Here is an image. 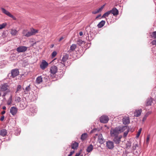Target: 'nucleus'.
Masks as SVG:
<instances>
[{"mask_svg": "<svg viewBox=\"0 0 156 156\" xmlns=\"http://www.w3.org/2000/svg\"><path fill=\"white\" fill-rule=\"evenodd\" d=\"M120 133L119 130L117 127H116L114 129H112L110 131V135L112 137H115L119 136V134Z\"/></svg>", "mask_w": 156, "mask_h": 156, "instance_id": "1", "label": "nucleus"}, {"mask_svg": "<svg viewBox=\"0 0 156 156\" xmlns=\"http://www.w3.org/2000/svg\"><path fill=\"white\" fill-rule=\"evenodd\" d=\"M1 9L3 13L12 18L13 20H16V18L14 16L12 15L9 12L6 10L4 8H1Z\"/></svg>", "mask_w": 156, "mask_h": 156, "instance_id": "2", "label": "nucleus"}, {"mask_svg": "<svg viewBox=\"0 0 156 156\" xmlns=\"http://www.w3.org/2000/svg\"><path fill=\"white\" fill-rule=\"evenodd\" d=\"M38 32V30H36L34 28H31L30 29V31H28L27 34L26 35V37H29L31 36L35 35Z\"/></svg>", "mask_w": 156, "mask_h": 156, "instance_id": "3", "label": "nucleus"}, {"mask_svg": "<svg viewBox=\"0 0 156 156\" xmlns=\"http://www.w3.org/2000/svg\"><path fill=\"white\" fill-rule=\"evenodd\" d=\"M109 120V118L108 116L103 115L100 118V122L103 123H106L108 122Z\"/></svg>", "mask_w": 156, "mask_h": 156, "instance_id": "4", "label": "nucleus"}, {"mask_svg": "<svg viewBox=\"0 0 156 156\" xmlns=\"http://www.w3.org/2000/svg\"><path fill=\"white\" fill-rule=\"evenodd\" d=\"M9 88V86L7 83H5L2 85L1 89L2 91H5L7 90V92H10Z\"/></svg>", "mask_w": 156, "mask_h": 156, "instance_id": "5", "label": "nucleus"}, {"mask_svg": "<svg viewBox=\"0 0 156 156\" xmlns=\"http://www.w3.org/2000/svg\"><path fill=\"white\" fill-rule=\"evenodd\" d=\"M106 147L109 149H112L114 147V142L110 140H108L106 143Z\"/></svg>", "mask_w": 156, "mask_h": 156, "instance_id": "6", "label": "nucleus"}, {"mask_svg": "<svg viewBox=\"0 0 156 156\" xmlns=\"http://www.w3.org/2000/svg\"><path fill=\"white\" fill-rule=\"evenodd\" d=\"M122 136L121 135H119V136L114 137L113 139V141L117 145H119L121 142V139L122 138Z\"/></svg>", "mask_w": 156, "mask_h": 156, "instance_id": "7", "label": "nucleus"}, {"mask_svg": "<svg viewBox=\"0 0 156 156\" xmlns=\"http://www.w3.org/2000/svg\"><path fill=\"white\" fill-rule=\"evenodd\" d=\"M58 68L55 66H53L51 67L50 72L52 74H55L57 72Z\"/></svg>", "mask_w": 156, "mask_h": 156, "instance_id": "8", "label": "nucleus"}, {"mask_svg": "<svg viewBox=\"0 0 156 156\" xmlns=\"http://www.w3.org/2000/svg\"><path fill=\"white\" fill-rule=\"evenodd\" d=\"M27 49V48L24 46H20L16 49V51L19 52H24Z\"/></svg>", "mask_w": 156, "mask_h": 156, "instance_id": "9", "label": "nucleus"}, {"mask_svg": "<svg viewBox=\"0 0 156 156\" xmlns=\"http://www.w3.org/2000/svg\"><path fill=\"white\" fill-rule=\"evenodd\" d=\"M10 111V112L12 115H14L17 113L18 111V109L16 107H12L11 108Z\"/></svg>", "mask_w": 156, "mask_h": 156, "instance_id": "10", "label": "nucleus"}, {"mask_svg": "<svg viewBox=\"0 0 156 156\" xmlns=\"http://www.w3.org/2000/svg\"><path fill=\"white\" fill-rule=\"evenodd\" d=\"M141 109H136L134 112V116L136 117H138L140 116L142 112Z\"/></svg>", "mask_w": 156, "mask_h": 156, "instance_id": "11", "label": "nucleus"}, {"mask_svg": "<svg viewBox=\"0 0 156 156\" xmlns=\"http://www.w3.org/2000/svg\"><path fill=\"white\" fill-rule=\"evenodd\" d=\"M48 65V63L45 60H44L41 64L40 66L42 69L44 70L47 67Z\"/></svg>", "mask_w": 156, "mask_h": 156, "instance_id": "12", "label": "nucleus"}, {"mask_svg": "<svg viewBox=\"0 0 156 156\" xmlns=\"http://www.w3.org/2000/svg\"><path fill=\"white\" fill-rule=\"evenodd\" d=\"M98 141L101 144H103L105 142L104 139L101 134L99 135L98 137Z\"/></svg>", "mask_w": 156, "mask_h": 156, "instance_id": "13", "label": "nucleus"}, {"mask_svg": "<svg viewBox=\"0 0 156 156\" xmlns=\"http://www.w3.org/2000/svg\"><path fill=\"white\" fill-rule=\"evenodd\" d=\"M19 73L18 70L17 69H14L12 70L11 72L12 76L13 77L17 76Z\"/></svg>", "mask_w": 156, "mask_h": 156, "instance_id": "14", "label": "nucleus"}, {"mask_svg": "<svg viewBox=\"0 0 156 156\" xmlns=\"http://www.w3.org/2000/svg\"><path fill=\"white\" fill-rule=\"evenodd\" d=\"M110 12L111 13H112L114 16H117L119 14V11L115 8H113Z\"/></svg>", "mask_w": 156, "mask_h": 156, "instance_id": "15", "label": "nucleus"}, {"mask_svg": "<svg viewBox=\"0 0 156 156\" xmlns=\"http://www.w3.org/2000/svg\"><path fill=\"white\" fill-rule=\"evenodd\" d=\"M69 58V55H64L62 58V62L61 63L64 66H65V63L66 61Z\"/></svg>", "mask_w": 156, "mask_h": 156, "instance_id": "16", "label": "nucleus"}, {"mask_svg": "<svg viewBox=\"0 0 156 156\" xmlns=\"http://www.w3.org/2000/svg\"><path fill=\"white\" fill-rule=\"evenodd\" d=\"M153 102L152 98H148L146 101L145 105L146 106H151Z\"/></svg>", "mask_w": 156, "mask_h": 156, "instance_id": "17", "label": "nucleus"}, {"mask_svg": "<svg viewBox=\"0 0 156 156\" xmlns=\"http://www.w3.org/2000/svg\"><path fill=\"white\" fill-rule=\"evenodd\" d=\"M117 128H118V129L119 130V131L120 133L123 132L125 130L126 131L127 129H129L126 126L117 127Z\"/></svg>", "mask_w": 156, "mask_h": 156, "instance_id": "18", "label": "nucleus"}, {"mask_svg": "<svg viewBox=\"0 0 156 156\" xmlns=\"http://www.w3.org/2000/svg\"><path fill=\"white\" fill-rule=\"evenodd\" d=\"M77 48L76 44H72L70 47L69 50L68 51V52L70 53L72 51H73Z\"/></svg>", "mask_w": 156, "mask_h": 156, "instance_id": "19", "label": "nucleus"}, {"mask_svg": "<svg viewBox=\"0 0 156 156\" xmlns=\"http://www.w3.org/2000/svg\"><path fill=\"white\" fill-rule=\"evenodd\" d=\"M122 120L123 123L125 125L128 124L129 123V117L124 118Z\"/></svg>", "mask_w": 156, "mask_h": 156, "instance_id": "20", "label": "nucleus"}, {"mask_svg": "<svg viewBox=\"0 0 156 156\" xmlns=\"http://www.w3.org/2000/svg\"><path fill=\"white\" fill-rule=\"evenodd\" d=\"M7 134L6 130L5 129H2L0 130V135L3 136H4L6 135Z\"/></svg>", "mask_w": 156, "mask_h": 156, "instance_id": "21", "label": "nucleus"}, {"mask_svg": "<svg viewBox=\"0 0 156 156\" xmlns=\"http://www.w3.org/2000/svg\"><path fill=\"white\" fill-rule=\"evenodd\" d=\"M17 32V31L14 29H11L10 31V34L14 36L16 35Z\"/></svg>", "mask_w": 156, "mask_h": 156, "instance_id": "22", "label": "nucleus"}, {"mask_svg": "<svg viewBox=\"0 0 156 156\" xmlns=\"http://www.w3.org/2000/svg\"><path fill=\"white\" fill-rule=\"evenodd\" d=\"M105 22L104 20H102L101 22H99L97 25L98 28H101L103 27L105 24Z\"/></svg>", "mask_w": 156, "mask_h": 156, "instance_id": "23", "label": "nucleus"}, {"mask_svg": "<svg viewBox=\"0 0 156 156\" xmlns=\"http://www.w3.org/2000/svg\"><path fill=\"white\" fill-rule=\"evenodd\" d=\"M88 135L87 133H84L81 136V139L82 141H83L85 140L87 137Z\"/></svg>", "mask_w": 156, "mask_h": 156, "instance_id": "24", "label": "nucleus"}, {"mask_svg": "<svg viewBox=\"0 0 156 156\" xmlns=\"http://www.w3.org/2000/svg\"><path fill=\"white\" fill-rule=\"evenodd\" d=\"M42 81V78L41 76H38L36 79V82L37 83L39 84Z\"/></svg>", "mask_w": 156, "mask_h": 156, "instance_id": "25", "label": "nucleus"}, {"mask_svg": "<svg viewBox=\"0 0 156 156\" xmlns=\"http://www.w3.org/2000/svg\"><path fill=\"white\" fill-rule=\"evenodd\" d=\"M78 143L75 142L73 144L71 145V147L72 148L75 149L77 148L78 147Z\"/></svg>", "mask_w": 156, "mask_h": 156, "instance_id": "26", "label": "nucleus"}, {"mask_svg": "<svg viewBox=\"0 0 156 156\" xmlns=\"http://www.w3.org/2000/svg\"><path fill=\"white\" fill-rule=\"evenodd\" d=\"M12 94H11L10 97L9 98V99L7 101V104L8 105H10L12 103Z\"/></svg>", "mask_w": 156, "mask_h": 156, "instance_id": "27", "label": "nucleus"}, {"mask_svg": "<svg viewBox=\"0 0 156 156\" xmlns=\"http://www.w3.org/2000/svg\"><path fill=\"white\" fill-rule=\"evenodd\" d=\"M93 149V146L91 144H90L87 147V151L88 152H90Z\"/></svg>", "mask_w": 156, "mask_h": 156, "instance_id": "28", "label": "nucleus"}, {"mask_svg": "<svg viewBox=\"0 0 156 156\" xmlns=\"http://www.w3.org/2000/svg\"><path fill=\"white\" fill-rule=\"evenodd\" d=\"M110 13L111 12L110 11L107 12L103 15L102 16V18H105L106 17H108Z\"/></svg>", "mask_w": 156, "mask_h": 156, "instance_id": "29", "label": "nucleus"}, {"mask_svg": "<svg viewBox=\"0 0 156 156\" xmlns=\"http://www.w3.org/2000/svg\"><path fill=\"white\" fill-rule=\"evenodd\" d=\"M21 90V86L20 85L17 86L16 93H17L19 91H20Z\"/></svg>", "mask_w": 156, "mask_h": 156, "instance_id": "30", "label": "nucleus"}, {"mask_svg": "<svg viewBox=\"0 0 156 156\" xmlns=\"http://www.w3.org/2000/svg\"><path fill=\"white\" fill-rule=\"evenodd\" d=\"M6 25L7 23H5L0 24V29H2L5 28Z\"/></svg>", "mask_w": 156, "mask_h": 156, "instance_id": "31", "label": "nucleus"}, {"mask_svg": "<svg viewBox=\"0 0 156 156\" xmlns=\"http://www.w3.org/2000/svg\"><path fill=\"white\" fill-rule=\"evenodd\" d=\"M77 44L80 46L81 44H83L84 43V41H82L81 39H79L77 40Z\"/></svg>", "mask_w": 156, "mask_h": 156, "instance_id": "32", "label": "nucleus"}, {"mask_svg": "<svg viewBox=\"0 0 156 156\" xmlns=\"http://www.w3.org/2000/svg\"><path fill=\"white\" fill-rule=\"evenodd\" d=\"M151 37L154 38H156V31L153 32L152 33V34L151 35Z\"/></svg>", "mask_w": 156, "mask_h": 156, "instance_id": "33", "label": "nucleus"}, {"mask_svg": "<svg viewBox=\"0 0 156 156\" xmlns=\"http://www.w3.org/2000/svg\"><path fill=\"white\" fill-rule=\"evenodd\" d=\"M28 30H24L22 33L23 36L26 37V35L27 34Z\"/></svg>", "mask_w": 156, "mask_h": 156, "instance_id": "34", "label": "nucleus"}, {"mask_svg": "<svg viewBox=\"0 0 156 156\" xmlns=\"http://www.w3.org/2000/svg\"><path fill=\"white\" fill-rule=\"evenodd\" d=\"M105 4L103 5V6H102L101 7H100V8L98 9H97L98 11V13L100 12H101L102 11L104 8V7L105 6Z\"/></svg>", "mask_w": 156, "mask_h": 156, "instance_id": "35", "label": "nucleus"}, {"mask_svg": "<svg viewBox=\"0 0 156 156\" xmlns=\"http://www.w3.org/2000/svg\"><path fill=\"white\" fill-rule=\"evenodd\" d=\"M141 130H142V128H140L139 129L138 131V133H137L136 135V136L137 138H138L139 137V136H140V134L141 131Z\"/></svg>", "mask_w": 156, "mask_h": 156, "instance_id": "36", "label": "nucleus"}, {"mask_svg": "<svg viewBox=\"0 0 156 156\" xmlns=\"http://www.w3.org/2000/svg\"><path fill=\"white\" fill-rule=\"evenodd\" d=\"M126 147L127 148H129L131 146V143L130 142L128 141L126 144Z\"/></svg>", "mask_w": 156, "mask_h": 156, "instance_id": "37", "label": "nucleus"}, {"mask_svg": "<svg viewBox=\"0 0 156 156\" xmlns=\"http://www.w3.org/2000/svg\"><path fill=\"white\" fill-rule=\"evenodd\" d=\"M129 132V129H127L126 131L124 133L123 136L124 137H126L128 134V133Z\"/></svg>", "mask_w": 156, "mask_h": 156, "instance_id": "38", "label": "nucleus"}, {"mask_svg": "<svg viewBox=\"0 0 156 156\" xmlns=\"http://www.w3.org/2000/svg\"><path fill=\"white\" fill-rule=\"evenodd\" d=\"M57 53L56 51H54L52 53V57H55L57 55Z\"/></svg>", "mask_w": 156, "mask_h": 156, "instance_id": "39", "label": "nucleus"}, {"mask_svg": "<svg viewBox=\"0 0 156 156\" xmlns=\"http://www.w3.org/2000/svg\"><path fill=\"white\" fill-rule=\"evenodd\" d=\"M150 138V135H148L146 139V142L148 144L149 143V140Z\"/></svg>", "mask_w": 156, "mask_h": 156, "instance_id": "40", "label": "nucleus"}, {"mask_svg": "<svg viewBox=\"0 0 156 156\" xmlns=\"http://www.w3.org/2000/svg\"><path fill=\"white\" fill-rule=\"evenodd\" d=\"M21 98L19 97H17L16 98V101H17L18 102H19L20 101H21Z\"/></svg>", "mask_w": 156, "mask_h": 156, "instance_id": "41", "label": "nucleus"}, {"mask_svg": "<svg viewBox=\"0 0 156 156\" xmlns=\"http://www.w3.org/2000/svg\"><path fill=\"white\" fill-rule=\"evenodd\" d=\"M152 112L151 111H149L147 112L145 115V116H146V117H147L150 114H151V113Z\"/></svg>", "mask_w": 156, "mask_h": 156, "instance_id": "42", "label": "nucleus"}, {"mask_svg": "<svg viewBox=\"0 0 156 156\" xmlns=\"http://www.w3.org/2000/svg\"><path fill=\"white\" fill-rule=\"evenodd\" d=\"M138 147V145L137 144H136L134 145L133 147V148L134 150H136V147Z\"/></svg>", "mask_w": 156, "mask_h": 156, "instance_id": "43", "label": "nucleus"}, {"mask_svg": "<svg viewBox=\"0 0 156 156\" xmlns=\"http://www.w3.org/2000/svg\"><path fill=\"white\" fill-rule=\"evenodd\" d=\"M30 89V85L28 86L25 89V90L27 91H29Z\"/></svg>", "mask_w": 156, "mask_h": 156, "instance_id": "44", "label": "nucleus"}, {"mask_svg": "<svg viewBox=\"0 0 156 156\" xmlns=\"http://www.w3.org/2000/svg\"><path fill=\"white\" fill-rule=\"evenodd\" d=\"M151 44L153 45H156V40H153L151 42Z\"/></svg>", "mask_w": 156, "mask_h": 156, "instance_id": "45", "label": "nucleus"}, {"mask_svg": "<svg viewBox=\"0 0 156 156\" xmlns=\"http://www.w3.org/2000/svg\"><path fill=\"white\" fill-rule=\"evenodd\" d=\"M74 152V151H71L70 154L68 155V156H71Z\"/></svg>", "mask_w": 156, "mask_h": 156, "instance_id": "46", "label": "nucleus"}, {"mask_svg": "<svg viewBox=\"0 0 156 156\" xmlns=\"http://www.w3.org/2000/svg\"><path fill=\"white\" fill-rule=\"evenodd\" d=\"M4 118H5L4 116L3 115L2 116L0 119V120L2 121L4 120Z\"/></svg>", "mask_w": 156, "mask_h": 156, "instance_id": "47", "label": "nucleus"}, {"mask_svg": "<svg viewBox=\"0 0 156 156\" xmlns=\"http://www.w3.org/2000/svg\"><path fill=\"white\" fill-rule=\"evenodd\" d=\"M98 13V11H97V10L96 11H93L92 12V13L94 14H96L97 13Z\"/></svg>", "mask_w": 156, "mask_h": 156, "instance_id": "48", "label": "nucleus"}, {"mask_svg": "<svg viewBox=\"0 0 156 156\" xmlns=\"http://www.w3.org/2000/svg\"><path fill=\"white\" fill-rule=\"evenodd\" d=\"M147 117H146V116H145L144 115V116L143 118V121H144L147 119Z\"/></svg>", "mask_w": 156, "mask_h": 156, "instance_id": "49", "label": "nucleus"}, {"mask_svg": "<svg viewBox=\"0 0 156 156\" xmlns=\"http://www.w3.org/2000/svg\"><path fill=\"white\" fill-rule=\"evenodd\" d=\"M64 39V37H61L59 39V41H61L62 39Z\"/></svg>", "mask_w": 156, "mask_h": 156, "instance_id": "50", "label": "nucleus"}, {"mask_svg": "<svg viewBox=\"0 0 156 156\" xmlns=\"http://www.w3.org/2000/svg\"><path fill=\"white\" fill-rule=\"evenodd\" d=\"M80 153H76L75 156H79L80 155Z\"/></svg>", "mask_w": 156, "mask_h": 156, "instance_id": "51", "label": "nucleus"}, {"mask_svg": "<svg viewBox=\"0 0 156 156\" xmlns=\"http://www.w3.org/2000/svg\"><path fill=\"white\" fill-rule=\"evenodd\" d=\"M79 34H80V36H82L83 35V32H80L79 33Z\"/></svg>", "mask_w": 156, "mask_h": 156, "instance_id": "52", "label": "nucleus"}, {"mask_svg": "<svg viewBox=\"0 0 156 156\" xmlns=\"http://www.w3.org/2000/svg\"><path fill=\"white\" fill-rule=\"evenodd\" d=\"M101 16V14H100L98 15L96 17V19H98V18H99V17Z\"/></svg>", "mask_w": 156, "mask_h": 156, "instance_id": "53", "label": "nucleus"}, {"mask_svg": "<svg viewBox=\"0 0 156 156\" xmlns=\"http://www.w3.org/2000/svg\"><path fill=\"white\" fill-rule=\"evenodd\" d=\"M5 111H3L2 112V114L3 115L5 114Z\"/></svg>", "mask_w": 156, "mask_h": 156, "instance_id": "54", "label": "nucleus"}, {"mask_svg": "<svg viewBox=\"0 0 156 156\" xmlns=\"http://www.w3.org/2000/svg\"><path fill=\"white\" fill-rule=\"evenodd\" d=\"M6 94H7V93H6V92L5 93L3 94V95H2V97H5V96L6 95Z\"/></svg>", "mask_w": 156, "mask_h": 156, "instance_id": "55", "label": "nucleus"}, {"mask_svg": "<svg viewBox=\"0 0 156 156\" xmlns=\"http://www.w3.org/2000/svg\"><path fill=\"white\" fill-rule=\"evenodd\" d=\"M2 109L4 110H5L6 109V107L5 106H4L2 107Z\"/></svg>", "mask_w": 156, "mask_h": 156, "instance_id": "56", "label": "nucleus"}, {"mask_svg": "<svg viewBox=\"0 0 156 156\" xmlns=\"http://www.w3.org/2000/svg\"><path fill=\"white\" fill-rule=\"evenodd\" d=\"M54 46V44H52L51 45V48H52L53 46Z\"/></svg>", "mask_w": 156, "mask_h": 156, "instance_id": "57", "label": "nucleus"}, {"mask_svg": "<svg viewBox=\"0 0 156 156\" xmlns=\"http://www.w3.org/2000/svg\"><path fill=\"white\" fill-rule=\"evenodd\" d=\"M97 135H98V134H96V136H97Z\"/></svg>", "mask_w": 156, "mask_h": 156, "instance_id": "58", "label": "nucleus"}, {"mask_svg": "<svg viewBox=\"0 0 156 156\" xmlns=\"http://www.w3.org/2000/svg\"><path fill=\"white\" fill-rule=\"evenodd\" d=\"M155 55H156V53H155Z\"/></svg>", "mask_w": 156, "mask_h": 156, "instance_id": "59", "label": "nucleus"}]
</instances>
